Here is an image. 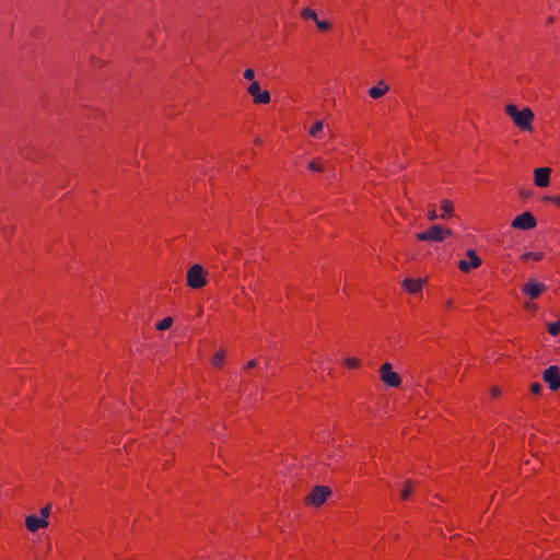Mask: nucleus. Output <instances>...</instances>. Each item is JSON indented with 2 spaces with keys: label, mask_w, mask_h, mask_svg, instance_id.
<instances>
[{
  "label": "nucleus",
  "mask_w": 560,
  "mask_h": 560,
  "mask_svg": "<svg viewBox=\"0 0 560 560\" xmlns=\"http://www.w3.org/2000/svg\"><path fill=\"white\" fill-rule=\"evenodd\" d=\"M359 363H360V361L355 358H347L345 360V364L350 369L357 368L359 365Z\"/></svg>",
  "instance_id": "obj_25"
},
{
  "label": "nucleus",
  "mask_w": 560,
  "mask_h": 560,
  "mask_svg": "<svg viewBox=\"0 0 560 560\" xmlns=\"http://www.w3.org/2000/svg\"><path fill=\"white\" fill-rule=\"evenodd\" d=\"M257 365V361L256 360H249L247 362V364L245 365V369H252V368H255Z\"/></svg>",
  "instance_id": "obj_30"
},
{
  "label": "nucleus",
  "mask_w": 560,
  "mask_h": 560,
  "mask_svg": "<svg viewBox=\"0 0 560 560\" xmlns=\"http://www.w3.org/2000/svg\"><path fill=\"white\" fill-rule=\"evenodd\" d=\"M466 255L469 258L468 261L464 259L458 261V268L463 272H468L471 268H478L481 265V259L474 249H468Z\"/></svg>",
  "instance_id": "obj_9"
},
{
  "label": "nucleus",
  "mask_w": 560,
  "mask_h": 560,
  "mask_svg": "<svg viewBox=\"0 0 560 560\" xmlns=\"http://www.w3.org/2000/svg\"><path fill=\"white\" fill-rule=\"evenodd\" d=\"M381 378L382 381L390 387H396L400 384V377L397 373L393 372L390 363H384L381 369Z\"/></svg>",
  "instance_id": "obj_8"
},
{
  "label": "nucleus",
  "mask_w": 560,
  "mask_h": 560,
  "mask_svg": "<svg viewBox=\"0 0 560 560\" xmlns=\"http://www.w3.org/2000/svg\"><path fill=\"white\" fill-rule=\"evenodd\" d=\"M307 167L312 172L325 171V164H324V162L320 159L311 161L308 163Z\"/></svg>",
  "instance_id": "obj_17"
},
{
  "label": "nucleus",
  "mask_w": 560,
  "mask_h": 560,
  "mask_svg": "<svg viewBox=\"0 0 560 560\" xmlns=\"http://www.w3.org/2000/svg\"><path fill=\"white\" fill-rule=\"evenodd\" d=\"M534 259V260H540L542 258V253H533V252H527L523 255V259Z\"/></svg>",
  "instance_id": "obj_23"
},
{
  "label": "nucleus",
  "mask_w": 560,
  "mask_h": 560,
  "mask_svg": "<svg viewBox=\"0 0 560 560\" xmlns=\"http://www.w3.org/2000/svg\"><path fill=\"white\" fill-rule=\"evenodd\" d=\"M301 16L304 19V20H312L314 22H317L318 21V18H317V14L314 10L310 9V8H305L301 11Z\"/></svg>",
  "instance_id": "obj_18"
},
{
  "label": "nucleus",
  "mask_w": 560,
  "mask_h": 560,
  "mask_svg": "<svg viewBox=\"0 0 560 560\" xmlns=\"http://www.w3.org/2000/svg\"><path fill=\"white\" fill-rule=\"evenodd\" d=\"M243 75L245 79L254 81L253 79L255 77V71L253 69L248 68L244 71Z\"/></svg>",
  "instance_id": "obj_27"
},
{
  "label": "nucleus",
  "mask_w": 560,
  "mask_h": 560,
  "mask_svg": "<svg viewBox=\"0 0 560 560\" xmlns=\"http://www.w3.org/2000/svg\"><path fill=\"white\" fill-rule=\"evenodd\" d=\"M546 200H551L555 203H557L558 206H560V197H555V198L546 197Z\"/></svg>",
  "instance_id": "obj_31"
},
{
  "label": "nucleus",
  "mask_w": 560,
  "mask_h": 560,
  "mask_svg": "<svg viewBox=\"0 0 560 560\" xmlns=\"http://www.w3.org/2000/svg\"><path fill=\"white\" fill-rule=\"evenodd\" d=\"M439 215L436 214V211L435 209L432 207L429 211H428V219L429 220H435L438 219Z\"/></svg>",
  "instance_id": "obj_29"
},
{
  "label": "nucleus",
  "mask_w": 560,
  "mask_h": 560,
  "mask_svg": "<svg viewBox=\"0 0 560 560\" xmlns=\"http://www.w3.org/2000/svg\"><path fill=\"white\" fill-rule=\"evenodd\" d=\"M546 289V285L534 279H529L523 287V292L530 299H536Z\"/></svg>",
  "instance_id": "obj_10"
},
{
  "label": "nucleus",
  "mask_w": 560,
  "mask_h": 560,
  "mask_svg": "<svg viewBox=\"0 0 560 560\" xmlns=\"http://www.w3.org/2000/svg\"><path fill=\"white\" fill-rule=\"evenodd\" d=\"M330 494V489L325 486H316L312 492L307 495L306 501L310 504L318 506L323 504L328 495Z\"/></svg>",
  "instance_id": "obj_6"
},
{
  "label": "nucleus",
  "mask_w": 560,
  "mask_h": 560,
  "mask_svg": "<svg viewBox=\"0 0 560 560\" xmlns=\"http://www.w3.org/2000/svg\"><path fill=\"white\" fill-rule=\"evenodd\" d=\"M412 492V485L410 480L406 481V487L402 489L400 497L402 500H407Z\"/></svg>",
  "instance_id": "obj_21"
},
{
  "label": "nucleus",
  "mask_w": 560,
  "mask_h": 560,
  "mask_svg": "<svg viewBox=\"0 0 560 560\" xmlns=\"http://www.w3.org/2000/svg\"><path fill=\"white\" fill-rule=\"evenodd\" d=\"M173 324V318L172 317H165L163 318L158 325H156V328L159 330H166L168 329Z\"/></svg>",
  "instance_id": "obj_20"
},
{
  "label": "nucleus",
  "mask_w": 560,
  "mask_h": 560,
  "mask_svg": "<svg viewBox=\"0 0 560 560\" xmlns=\"http://www.w3.org/2000/svg\"><path fill=\"white\" fill-rule=\"evenodd\" d=\"M25 525L30 532L34 533L39 528L47 527L48 521L45 518H40V516L38 517L36 515H28L25 518Z\"/></svg>",
  "instance_id": "obj_12"
},
{
  "label": "nucleus",
  "mask_w": 560,
  "mask_h": 560,
  "mask_svg": "<svg viewBox=\"0 0 560 560\" xmlns=\"http://www.w3.org/2000/svg\"><path fill=\"white\" fill-rule=\"evenodd\" d=\"M50 513V504L45 505L40 509V518L47 520Z\"/></svg>",
  "instance_id": "obj_26"
},
{
  "label": "nucleus",
  "mask_w": 560,
  "mask_h": 560,
  "mask_svg": "<svg viewBox=\"0 0 560 560\" xmlns=\"http://www.w3.org/2000/svg\"><path fill=\"white\" fill-rule=\"evenodd\" d=\"M505 113L521 130L530 131L533 129L534 114L528 107L518 110L514 104H508Z\"/></svg>",
  "instance_id": "obj_1"
},
{
  "label": "nucleus",
  "mask_w": 560,
  "mask_h": 560,
  "mask_svg": "<svg viewBox=\"0 0 560 560\" xmlns=\"http://www.w3.org/2000/svg\"><path fill=\"white\" fill-rule=\"evenodd\" d=\"M424 283L423 279H410L406 278L402 281V287L408 291L409 293L417 294L421 291L422 285Z\"/></svg>",
  "instance_id": "obj_13"
},
{
  "label": "nucleus",
  "mask_w": 560,
  "mask_h": 560,
  "mask_svg": "<svg viewBox=\"0 0 560 560\" xmlns=\"http://www.w3.org/2000/svg\"><path fill=\"white\" fill-rule=\"evenodd\" d=\"M541 388H542V386H541V384H540V383H533V384L530 385V392H532L533 394H539V393H540V390H541Z\"/></svg>",
  "instance_id": "obj_28"
},
{
  "label": "nucleus",
  "mask_w": 560,
  "mask_h": 560,
  "mask_svg": "<svg viewBox=\"0 0 560 560\" xmlns=\"http://www.w3.org/2000/svg\"><path fill=\"white\" fill-rule=\"evenodd\" d=\"M551 170L549 167H538L534 171V182L538 187H546L549 184Z\"/></svg>",
  "instance_id": "obj_11"
},
{
  "label": "nucleus",
  "mask_w": 560,
  "mask_h": 560,
  "mask_svg": "<svg viewBox=\"0 0 560 560\" xmlns=\"http://www.w3.org/2000/svg\"><path fill=\"white\" fill-rule=\"evenodd\" d=\"M536 224H537V221H536L535 217L528 211L523 212L522 214L517 215L511 223L512 228L523 230V231L534 229L536 226Z\"/></svg>",
  "instance_id": "obj_5"
},
{
  "label": "nucleus",
  "mask_w": 560,
  "mask_h": 560,
  "mask_svg": "<svg viewBox=\"0 0 560 560\" xmlns=\"http://www.w3.org/2000/svg\"><path fill=\"white\" fill-rule=\"evenodd\" d=\"M224 362V351L220 350L218 351L211 360L212 365L214 366H221Z\"/></svg>",
  "instance_id": "obj_19"
},
{
  "label": "nucleus",
  "mask_w": 560,
  "mask_h": 560,
  "mask_svg": "<svg viewBox=\"0 0 560 560\" xmlns=\"http://www.w3.org/2000/svg\"><path fill=\"white\" fill-rule=\"evenodd\" d=\"M206 271L201 265H194L187 271V285L191 289H200L206 285Z\"/></svg>",
  "instance_id": "obj_3"
},
{
  "label": "nucleus",
  "mask_w": 560,
  "mask_h": 560,
  "mask_svg": "<svg viewBox=\"0 0 560 560\" xmlns=\"http://www.w3.org/2000/svg\"><path fill=\"white\" fill-rule=\"evenodd\" d=\"M492 395H493V396L499 395V389H498V388H493V389H492Z\"/></svg>",
  "instance_id": "obj_32"
},
{
  "label": "nucleus",
  "mask_w": 560,
  "mask_h": 560,
  "mask_svg": "<svg viewBox=\"0 0 560 560\" xmlns=\"http://www.w3.org/2000/svg\"><path fill=\"white\" fill-rule=\"evenodd\" d=\"M450 229H443L440 225H432L429 230L420 232L416 235L421 242H443L446 235H451Z\"/></svg>",
  "instance_id": "obj_2"
},
{
  "label": "nucleus",
  "mask_w": 560,
  "mask_h": 560,
  "mask_svg": "<svg viewBox=\"0 0 560 560\" xmlns=\"http://www.w3.org/2000/svg\"><path fill=\"white\" fill-rule=\"evenodd\" d=\"M387 91H388L387 85H384L383 88L372 86L371 89H369V95L372 98H378V97L383 96Z\"/></svg>",
  "instance_id": "obj_16"
},
{
  "label": "nucleus",
  "mask_w": 560,
  "mask_h": 560,
  "mask_svg": "<svg viewBox=\"0 0 560 560\" xmlns=\"http://www.w3.org/2000/svg\"><path fill=\"white\" fill-rule=\"evenodd\" d=\"M315 24H316L317 28L323 32L328 31L330 28V23L327 21L318 20L317 22H315Z\"/></svg>",
  "instance_id": "obj_24"
},
{
  "label": "nucleus",
  "mask_w": 560,
  "mask_h": 560,
  "mask_svg": "<svg viewBox=\"0 0 560 560\" xmlns=\"http://www.w3.org/2000/svg\"><path fill=\"white\" fill-rule=\"evenodd\" d=\"M324 124L322 120L315 121L310 128L308 133L313 138H320L323 132Z\"/></svg>",
  "instance_id": "obj_15"
},
{
  "label": "nucleus",
  "mask_w": 560,
  "mask_h": 560,
  "mask_svg": "<svg viewBox=\"0 0 560 560\" xmlns=\"http://www.w3.org/2000/svg\"><path fill=\"white\" fill-rule=\"evenodd\" d=\"M544 381L548 384L551 390H557L560 387V370L557 365H551L542 373Z\"/></svg>",
  "instance_id": "obj_7"
},
{
  "label": "nucleus",
  "mask_w": 560,
  "mask_h": 560,
  "mask_svg": "<svg viewBox=\"0 0 560 560\" xmlns=\"http://www.w3.org/2000/svg\"><path fill=\"white\" fill-rule=\"evenodd\" d=\"M560 331V322L548 324V332L551 336L558 335Z\"/></svg>",
  "instance_id": "obj_22"
},
{
  "label": "nucleus",
  "mask_w": 560,
  "mask_h": 560,
  "mask_svg": "<svg viewBox=\"0 0 560 560\" xmlns=\"http://www.w3.org/2000/svg\"><path fill=\"white\" fill-rule=\"evenodd\" d=\"M441 209H442V214L440 215L441 219H447L448 217L452 215V212H453V205L450 200H442L441 201Z\"/></svg>",
  "instance_id": "obj_14"
},
{
  "label": "nucleus",
  "mask_w": 560,
  "mask_h": 560,
  "mask_svg": "<svg viewBox=\"0 0 560 560\" xmlns=\"http://www.w3.org/2000/svg\"><path fill=\"white\" fill-rule=\"evenodd\" d=\"M247 92L253 96L255 104H268L270 102V93L268 91H261L260 85L257 81H252L247 88Z\"/></svg>",
  "instance_id": "obj_4"
}]
</instances>
